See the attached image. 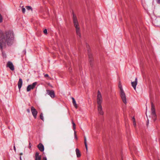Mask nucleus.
Returning <instances> with one entry per match:
<instances>
[{
  "label": "nucleus",
  "instance_id": "1",
  "mask_svg": "<svg viewBox=\"0 0 160 160\" xmlns=\"http://www.w3.org/2000/svg\"><path fill=\"white\" fill-rule=\"evenodd\" d=\"M14 38L13 32L9 30L6 31L5 34L0 30V48L1 50L3 49V47L6 45V43L8 45H11L12 43Z\"/></svg>",
  "mask_w": 160,
  "mask_h": 160
},
{
  "label": "nucleus",
  "instance_id": "2",
  "mask_svg": "<svg viewBox=\"0 0 160 160\" xmlns=\"http://www.w3.org/2000/svg\"><path fill=\"white\" fill-rule=\"evenodd\" d=\"M102 98L100 92L98 91V92L97 102L98 105V113L100 115H103L104 112L102 111Z\"/></svg>",
  "mask_w": 160,
  "mask_h": 160
},
{
  "label": "nucleus",
  "instance_id": "3",
  "mask_svg": "<svg viewBox=\"0 0 160 160\" xmlns=\"http://www.w3.org/2000/svg\"><path fill=\"white\" fill-rule=\"evenodd\" d=\"M72 14L73 15L72 19L73 22L74 24V26L76 29L77 34L79 36V38H80L81 34L80 30V28L79 26L78 22L77 17L73 12H72Z\"/></svg>",
  "mask_w": 160,
  "mask_h": 160
},
{
  "label": "nucleus",
  "instance_id": "4",
  "mask_svg": "<svg viewBox=\"0 0 160 160\" xmlns=\"http://www.w3.org/2000/svg\"><path fill=\"white\" fill-rule=\"evenodd\" d=\"M118 87L120 90V96L124 103L126 104L127 102L125 94L123 89L122 86L120 81H119Z\"/></svg>",
  "mask_w": 160,
  "mask_h": 160
},
{
  "label": "nucleus",
  "instance_id": "5",
  "mask_svg": "<svg viewBox=\"0 0 160 160\" xmlns=\"http://www.w3.org/2000/svg\"><path fill=\"white\" fill-rule=\"evenodd\" d=\"M31 110L34 118L36 119L37 117L38 112L33 106H32L31 108Z\"/></svg>",
  "mask_w": 160,
  "mask_h": 160
},
{
  "label": "nucleus",
  "instance_id": "6",
  "mask_svg": "<svg viewBox=\"0 0 160 160\" xmlns=\"http://www.w3.org/2000/svg\"><path fill=\"white\" fill-rule=\"evenodd\" d=\"M37 84L36 82H34L32 84L29 85L27 87V92L29 91L31 89H33L36 86Z\"/></svg>",
  "mask_w": 160,
  "mask_h": 160
},
{
  "label": "nucleus",
  "instance_id": "7",
  "mask_svg": "<svg viewBox=\"0 0 160 160\" xmlns=\"http://www.w3.org/2000/svg\"><path fill=\"white\" fill-rule=\"evenodd\" d=\"M47 93L52 98L55 97V94L53 90H47Z\"/></svg>",
  "mask_w": 160,
  "mask_h": 160
},
{
  "label": "nucleus",
  "instance_id": "8",
  "mask_svg": "<svg viewBox=\"0 0 160 160\" xmlns=\"http://www.w3.org/2000/svg\"><path fill=\"white\" fill-rule=\"evenodd\" d=\"M6 66L7 67H8L12 71H13L14 70V66L12 63L10 61L8 62Z\"/></svg>",
  "mask_w": 160,
  "mask_h": 160
},
{
  "label": "nucleus",
  "instance_id": "9",
  "mask_svg": "<svg viewBox=\"0 0 160 160\" xmlns=\"http://www.w3.org/2000/svg\"><path fill=\"white\" fill-rule=\"evenodd\" d=\"M151 112L152 114L154 115L155 116H156V114L155 112V108L152 102H151Z\"/></svg>",
  "mask_w": 160,
  "mask_h": 160
},
{
  "label": "nucleus",
  "instance_id": "10",
  "mask_svg": "<svg viewBox=\"0 0 160 160\" xmlns=\"http://www.w3.org/2000/svg\"><path fill=\"white\" fill-rule=\"evenodd\" d=\"M39 150L41 152H43L44 150V147L42 143H39L37 146Z\"/></svg>",
  "mask_w": 160,
  "mask_h": 160
},
{
  "label": "nucleus",
  "instance_id": "11",
  "mask_svg": "<svg viewBox=\"0 0 160 160\" xmlns=\"http://www.w3.org/2000/svg\"><path fill=\"white\" fill-rule=\"evenodd\" d=\"M88 57H89V62L90 63V65L92 66V61H93V60L92 55V54L90 53L89 52H88Z\"/></svg>",
  "mask_w": 160,
  "mask_h": 160
},
{
  "label": "nucleus",
  "instance_id": "12",
  "mask_svg": "<svg viewBox=\"0 0 160 160\" xmlns=\"http://www.w3.org/2000/svg\"><path fill=\"white\" fill-rule=\"evenodd\" d=\"M137 78H135V81L131 82L132 86L134 90H136V86L137 84Z\"/></svg>",
  "mask_w": 160,
  "mask_h": 160
},
{
  "label": "nucleus",
  "instance_id": "13",
  "mask_svg": "<svg viewBox=\"0 0 160 160\" xmlns=\"http://www.w3.org/2000/svg\"><path fill=\"white\" fill-rule=\"evenodd\" d=\"M22 79L20 78L19 79V81L18 82V88L19 89V90H20V89L22 87Z\"/></svg>",
  "mask_w": 160,
  "mask_h": 160
},
{
  "label": "nucleus",
  "instance_id": "14",
  "mask_svg": "<svg viewBox=\"0 0 160 160\" xmlns=\"http://www.w3.org/2000/svg\"><path fill=\"white\" fill-rule=\"evenodd\" d=\"M35 160H41V156H39V153L38 152H36L35 154Z\"/></svg>",
  "mask_w": 160,
  "mask_h": 160
},
{
  "label": "nucleus",
  "instance_id": "15",
  "mask_svg": "<svg viewBox=\"0 0 160 160\" xmlns=\"http://www.w3.org/2000/svg\"><path fill=\"white\" fill-rule=\"evenodd\" d=\"M77 157V158H79L81 156V154L78 149L76 148L75 150Z\"/></svg>",
  "mask_w": 160,
  "mask_h": 160
},
{
  "label": "nucleus",
  "instance_id": "16",
  "mask_svg": "<svg viewBox=\"0 0 160 160\" xmlns=\"http://www.w3.org/2000/svg\"><path fill=\"white\" fill-rule=\"evenodd\" d=\"M72 102L73 106L76 109H77L78 108V106L77 104H76L75 99L73 97L72 98Z\"/></svg>",
  "mask_w": 160,
  "mask_h": 160
},
{
  "label": "nucleus",
  "instance_id": "17",
  "mask_svg": "<svg viewBox=\"0 0 160 160\" xmlns=\"http://www.w3.org/2000/svg\"><path fill=\"white\" fill-rule=\"evenodd\" d=\"M84 144L85 146V148L87 151L88 150V147H87V144L86 142V138L85 136H84Z\"/></svg>",
  "mask_w": 160,
  "mask_h": 160
},
{
  "label": "nucleus",
  "instance_id": "18",
  "mask_svg": "<svg viewBox=\"0 0 160 160\" xmlns=\"http://www.w3.org/2000/svg\"><path fill=\"white\" fill-rule=\"evenodd\" d=\"M72 122L73 125V129L74 131L75 129H76V125L75 123L74 122L73 120L72 119Z\"/></svg>",
  "mask_w": 160,
  "mask_h": 160
},
{
  "label": "nucleus",
  "instance_id": "19",
  "mask_svg": "<svg viewBox=\"0 0 160 160\" xmlns=\"http://www.w3.org/2000/svg\"><path fill=\"white\" fill-rule=\"evenodd\" d=\"M26 8L28 10H31L32 11V8L31 6H27L26 7Z\"/></svg>",
  "mask_w": 160,
  "mask_h": 160
},
{
  "label": "nucleus",
  "instance_id": "20",
  "mask_svg": "<svg viewBox=\"0 0 160 160\" xmlns=\"http://www.w3.org/2000/svg\"><path fill=\"white\" fill-rule=\"evenodd\" d=\"M40 118L42 119V120L43 121L44 120V118L43 117V115L42 113H41L40 115Z\"/></svg>",
  "mask_w": 160,
  "mask_h": 160
},
{
  "label": "nucleus",
  "instance_id": "21",
  "mask_svg": "<svg viewBox=\"0 0 160 160\" xmlns=\"http://www.w3.org/2000/svg\"><path fill=\"white\" fill-rule=\"evenodd\" d=\"M3 21V17L1 14L0 13V23H1Z\"/></svg>",
  "mask_w": 160,
  "mask_h": 160
},
{
  "label": "nucleus",
  "instance_id": "22",
  "mask_svg": "<svg viewBox=\"0 0 160 160\" xmlns=\"http://www.w3.org/2000/svg\"><path fill=\"white\" fill-rule=\"evenodd\" d=\"M74 138L76 139V140L78 139V138L77 136L76 133V132L74 131Z\"/></svg>",
  "mask_w": 160,
  "mask_h": 160
},
{
  "label": "nucleus",
  "instance_id": "23",
  "mask_svg": "<svg viewBox=\"0 0 160 160\" xmlns=\"http://www.w3.org/2000/svg\"><path fill=\"white\" fill-rule=\"evenodd\" d=\"M22 12L23 13H25V8H24L23 7V6L22 7Z\"/></svg>",
  "mask_w": 160,
  "mask_h": 160
},
{
  "label": "nucleus",
  "instance_id": "24",
  "mask_svg": "<svg viewBox=\"0 0 160 160\" xmlns=\"http://www.w3.org/2000/svg\"><path fill=\"white\" fill-rule=\"evenodd\" d=\"M43 32L45 34H47V30L46 29H45L44 31H43Z\"/></svg>",
  "mask_w": 160,
  "mask_h": 160
},
{
  "label": "nucleus",
  "instance_id": "25",
  "mask_svg": "<svg viewBox=\"0 0 160 160\" xmlns=\"http://www.w3.org/2000/svg\"><path fill=\"white\" fill-rule=\"evenodd\" d=\"M44 76L45 78H47V77H48V78H50V77H49L48 75V74H45L44 75Z\"/></svg>",
  "mask_w": 160,
  "mask_h": 160
},
{
  "label": "nucleus",
  "instance_id": "26",
  "mask_svg": "<svg viewBox=\"0 0 160 160\" xmlns=\"http://www.w3.org/2000/svg\"><path fill=\"white\" fill-rule=\"evenodd\" d=\"M31 146H32V145H31V143L30 142H29V148L31 149Z\"/></svg>",
  "mask_w": 160,
  "mask_h": 160
},
{
  "label": "nucleus",
  "instance_id": "27",
  "mask_svg": "<svg viewBox=\"0 0 160 160\" xmlns=\"http://www.w3.org/2000/svg\"><path fill=\"white\" fill-rule=\"evenodd\" d=\"M42 160H47L46 157H44L42 158Z\"/></svg>",
  "mask_w": 160,
  "mask_h": 160
},
{
  "label": "nucleus",
  "instance_id": "28",
  "mask_svg": "<svg viewBox=\"0 0 160 160\" xmlns=\"http://www.w3.org/2000/svg\"><path fill=\"white\" fill-rule=\"evenodd\" d=\"M13 148H14V151H15V152H16V148L15 147L14 145V146Z\"/></svg>",
  "mask_w": 160,
  "mask_h": 160
},
{
  "label": "nucleus",
  "instance_id": "29",
  "mask_svg": "<svg viewBox=\"0 0 160 160\" xmlns=\"http://www.w3.org/2000/svg\"><path fill=\"white\" fill-rule=\"evenodd\" d=\"M158 3L160 4V0H157Z\"/></svg>",
  "mask_w": 160,
  "mask_h": 160
},
{
  "label": "nucleus",
  "instance_id": "30",
  "mask_svg": "<svg viewBox=\"0 0 160 160\" xmlns=\"http://www.w3.org/2000/svg\"><path fill=\"white\" fill-rule=\"evenodd\" d=\"M27 111L28 112H30V110L29 109H27Z\"/></svg>",
  "mask_w": 160,
  "mask_h": 160
},
{
  "label": "nucleus",
  "instance_id": "31",
  "mask_svg": "<svg viewBox=\"0 0 160 160\" xmlns=\"http://www.w3.org/2000/svg\"><path fill=\"white\" fill-rule=\"evenodd\" d=\"M22 154H23V153H22V152H21V153H20L19 154V155H22Z\"/></svg>",
  "mask_w": 160,
  "mask_h": 160
},
{
  "label": "nucleus",
  "instance_id": "32",
  "mask_svg": "<svg viewBox=\"0 0 160 160\" xmlns=\"http://www.w3.org/2000/svg\"><path fill=\"white\" fill-rule=\"evenodd\" d=\"M133 119L134 120V121H135V118H134V117L133 118Z\"/></svg>",
  "mask_w": 160,
  "mask_h": 160
},
{
  "label": "nucleus",
  "instance_id": "33",
  "mask_svg": "<svg viewBox=\"0 0 160 160\" xmlns=\"http://www.w3.org/2000/svg\"><path fill=\"white\" fill-rule=\"evenodd\" d=\"M20 160H22V159H21V156L20 157Z\"/></svg>",
  "mask_w": 160,
  "mask_h": 160
},
{
  "label": "nucleus",
  "instance_id": "34",
  "mask_svg": "<svg viewBox=\"0 0 160 160\" xmlns=\"http://www.w3.org/2000/svg\"><path fill=\"white\" fill-rule=\"evenodd\" d=\"M134 126H136V123H135V124H134Z\"/></svg>",
  "mask_w": 160,
  "mask_h": 160
},
{
  "label": "nucleus",
  "instance_id": "35",
  "mask_svg": "<svg viewBox=\"0 0 160 160\" xmlns=\"http://www.w3.org/2000/svg\"><path fill=\"white\" fill-rule=\"evenodd\" d=\"M148 122H147V124H148Z\"/></svg>",
  "mask_w": 160,
  "mask_h": 160
},
{
  "label": "nucleus",
  "instance_id": "36",
  "mask_svg": "<svg viewBox=\"0 0 160 160\" xmlns=\"http://www.w3.org/2000/svg\"><path fill=\"white\" fill-rule=\"evenodd\" d=\"M88 45H87V44H86V46H87V47Z\"/></svg>",
  "mask_w": 160,
  "mask_h": 160
},
{
  "label": "nucleus",
  "instance_id": "37",
  "mask_svg": "<svg viewBox=\"0 0 160 160\" xmlns=\"http://www.w3.org/2000/svg\"><path fill=\"white\" fill-rule=\"evenodd\" d=\"M158 160H160L159 159Z\"/></svg>",
  "mask_w": 160,
  "mask_h": 160
}]
</instances>
